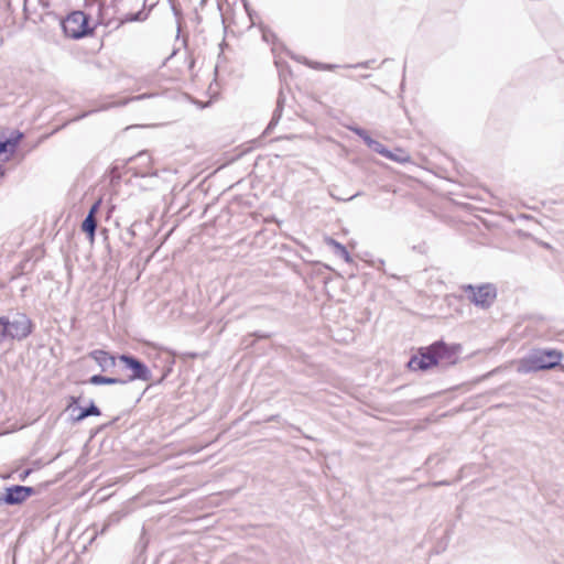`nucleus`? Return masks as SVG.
<instances>
[{"label": "nucleus", "mask_w": 564, "mask_h": 564, "mask_svg": "<svg viewBox=\"0 0 564 564\" xmlns=\"http://www.w3.org/2000/svg\"><path fill=\"white\" fill-rule=\"evenodd\" d=\"M3 327H4V319L2 316V317H0V341L6 339L4 329H2Z\"/></svg>", "instance_id": "obj_22"}, {"label": "nucleus", "mask_w": 564, "mask_h": 564, "mask_svg": "<svg viewBox=\"0 0 564 564\" xmlns=\"http://www.w3.org/2000/svg\"><path fill=\"white\" fill-rule=\"evenodd\" d=\"M128 172H131L132 176L147 177L156 176V171L152 166V158L148 151H140L137 155L131 156L128 161Z\"/></svg>", "instance_id": "obj_7"}, {"label": "nucleus", "mask_w": 564, "mask_h": 564, "mask_svg": "<svg viewBox=\"0 0 564 564\" xmlns=\"http://www.w3.org/2000/svg\"><path fill=\"white\" fill-rule=\"evenodd\" d=\"M318 65H319L318 68L321 70H333V69L339 67L338 65H335V64H318Z\"/></svg>", "instance_id": "obj_20"}, {"label": "nucleus", "mask_w": 564, "mask_h": 564, "mask_svg": "<svg viewBox=\"0 0 564 564\" xmlns=\"http://www.w3.org/2000/svg\"><path fill=\"white\" fill-rule=\"evenodd\" d=\"M258 338H269L270 335L269 334H259V333H256L254 334Z\"/></svg>", "instance_id": "obj_24"}, {"label": "nucleus", "mask_w": 564, "mask_h": 564, "mask_svg": "<svg viewBox=\"0 0 564 564\" xmlns=\"http://www.w3.org/2000/svg\"><path fill=\"white\" fill-rule=\"evenodd\" d=\"M172 9H173V11H174V14L177 17V15L180 14V12H178L177 8L173 4V6H172Z\"/></svg>", "instance_id": "obj_25"}, {"label": "nucleus", "mask_w": 564, "mask_h": 564, "mask_svg": "<svg viewBox=\"0 0 564 564\" xmlns=\"http://www.w3.org/2000/svg\"><path fill=\"white\" fill-rule=\"evenodd\" d=\"M357 195H358V194H355V195L350 196L349 198H347V200H351V199H354Z\"/></svg>", "instance_id": "obj_30"}, {"label": "nucleus", "mask_w": 564, "mask_h": 564, "mask_svg": "<svg viewBox=\"0 0 564 564\" xmlns=\"http://www.w3.org/2000/svg\"><path fill=\"white\" fill-rule=\"evenodd\" d=\"M4 174V170H3V166L0 165V176H2Z\"/></svg>", "instance_id": "obj_28"}, {"label": "nucleus", "mask_w": 564, "mask_h": 564, "mask_svg": "<svg viewBox=\"0 0 564 564\" xmlns=\"http://www.w3.org/2000/svg\"><path fill=\"white\" fill-rule=\"evenodd\" d=\"M113 177H119V175L117 174V167H113L112 171H111Z\"/></svg>", "instance_id": "obj_26"}, {"label": "nucleus", "mask_w": 564, "mask_h": 564, "mask_svg": "<svg viewBox=\"0 0 564 564\" xmlns=\"http://www.w3.org/2000/svg\"><path fill=\"white\" fill-rule=\"evenodd\" d=\"M99 205H100V200L96 202L95 204H93V206L90 207L88 214H91L93 217H96V214L99 209Z\"/></svg>", "instance_id": "obj_21"}, {"label": "nucleus", "mask_w": 564, "mask_h": 564, "mask_svg": "<svg viewBox=\"0 0 564 564\" xmlns=\"http://www.w3.org/2000/svg\"><path fill=\"white\" fill-rule=\"evenodd\" d=\"M462 290L467 294L470 303L482 310L492 306L497 299V288L492 283H482L479 285L466 284Z\"/></svg>", "instance_id": "obj_5"}, {"label": "nucleus", "mask_w": 564, "mask_h": 564, "mask_svg": "<svg viewBox=\"0 0 564 564\" xmlns=\"http://www.w3.org/2000/svg\"><path fill=\"white\" fill-rule=\"evenodd\" d=\"M23 138V133L15 131L10 138L0 135V155L6 153H14L20 140Z\"/></svg>", "instance_id": "obj_11"}, {"label": "nucleus", "mask_w": 564, "mask_h": 564, "mask_svg": "<svg viewBox=\"0 0 564 564\" xmlns=\"http://www.w3.org/2000/svg\"><path fill=\"white\" fill-rule=\"evenodd\" d=\"M370 77V74H365L361 76V78L366 79V78H369Z\"/></svg>", "instance_id": "obj_29"}, {"label": "nucleus", "mask_w": 564, "mask_h": 564, "mask_svg": "<svg viewBox=\"0 0 564 564\" xmlns=\"http://www.w3.org/2000/svg\"><path fill=\"white\" fill-rule=\"evenodd\" d=\"M459 350V345H447L443 340H437L427 347L419 348L406 366L412 371H426L435 366L446 367L457 361Z\"/></svg>", "instance_id": "obj_2"}, {"label": "nucleus", "mask_w": 564, "mask_h": 564, "mask_svg": "<svg viewBox=\"0 0 564 564\" xmlns=\"http://www.w3.org/2000/svg\"><path fill=\"white\" fill-rule=\"evenodd\" d=\"M283 109V100L281 98L278 99L276 108L273 111L272 118L265 129V133H269L280 121Z\"/></svg>", "instance_id": "obj_16"}, {"label": "nucleus", "mask_w": 564, "mask_h": 564, "mask_svg": "<svg viewBox=\"0 0 564 564\" xmlns=\"http://www.w3.org/2000/svg\"><path fill=\"white\" fill-rule=\"evenodd\" d=\"M318 64H319V63H314V64H310V66H311V67H313V68H315V69H319V68H318V66H319Z\"/></svg>", "instance_id": "obj_27"}, {"label": "nucleus", "mask_w": 564, "mask_h": 564, "mask_svg": "<svg viewBox=\"0 0 564 564\" xmlns=\"http://www.w3.org/2000/svg\"><path fill=\"white\" fill-rule=\"evenodd\" d=\"M88 358L93 359L100 367L101 371L118 373V356L116 357L102 349H96L88 354Z\"/></svg>", "instance_id": "obj_8"}, {"label": "nucleus", "mask_w": 564, "mask_h": 564, "mask_svg": "<svg viewBox=\"0 0 564 564\" xmlns=\"http://www.w3.org/2000/svg\"><path fill=\"white\" fill-rule=\"evenodd\" d=\"M89 17L83 11H74L62 21L64 34L70 39H82L93 32L88 24Z\"/></svg>", "instance_id": "obj_6"}, {"label": "nucleus", "mask_w": 564, "mask_h": 564, "mask_svg": "<svg viewBox=\"0 0 564 564\" xmlns=\"http://www.w3.org/2000/svg\"><path fill=\"white\" fill-rule=\"evenodd\" d=\"M173 360L171 356L164 354V365L159 368L156 364L153 367L147 366L143 361L132 355L118 356V375L117 379H121L118 384H124L131 381H142L147 383V388L159 386L163 379L172 370Z\"/></svg>", "instance_id": "obj_1"}, {"label": "nucleus", "mask_w": 564, "mask_h": 564, "mask_svg": "<svg viewBox=\"0 0 564 564\" xmlns=\"http://www.w3.org/2000/svg\"><path fill=\"white\" fill-rule=\"evenodd\" d=\"M384 158L398 163L411 162V155L405 150L400 148H397L393 151L388 149V153L384 155Z\"/></svg>", "instance_id": "obj_12"}, {"label": "nucleus", "mask_w": 564, "mask_h": 564, "mask_svg": "<svg viewBox=\"0 0 564 564\" xmlns=\"http://www.w3.org/2000/svg\"><path fill=\"white\" fill-rule=\"evenodd\" d=\"M145 19H147V14L141 10L137 13L127 14L123 19V22L144 21Z\"/></svg>", "instance_id": "obj_18"}, {"label": "nucleus", "mask_w": 564, "mask_h": 564, "mask_svg": "<svg viewBox=\"0 0 564 564\" xmlns=\"http://www.w3.org/2000/svg\"><path fill=\"white\" fill-rule=\"evenodd\" d=\"M563 354L557 349H534L517 364L519 373H531L553 369L561 364Z\"/></svg>", "instance_id": "obj_3"}, {"label": "nucleus", "mask_w": 564, "mask_h": 564, "mask_svg": "<svg viewBox=\"0 0 564 564\" xmlns=\"http://www.w3.org/2000/svg\"><path fill=\"white\" fill-rule=\"evenodd\" d=\"M348 129L357 134L360 139H362L367 147L370 148L373 152L382 156L387 155L388 149L381 142L372 139L367 130L357 126L348 127Z\"/></svg>", "instance_id": "obj_9"}, {"label": "nucleus", "mask_w": 564, "mask_h": 564, "mask_svg": "<svg viewBox=\"0 0 564 564\" xmlns=\"http://www.w3.org/2000/svg\"><path fill=\"white\" fill-rule=\"evenodd\" d=\"M3 319L4 327L2 329H4L6 339L11 338L22 340L33 330V323L24 313L14 312L3 316Z\"/></svg>", "instance_id": "obj_4"}, {"label": "nucleus", "mask_w": 564, "mask_h": 564, "mask_svg": "<svg viewBox=\"0 0 564 564\" xmlns=\"http://www.w3.org/2000/svg\"><path fill=\"white\" fill-rule=\"evenodd\" d=\"M327 243H328V246L334 248L335 254L343 258L347 263H350L352 261L348 250L346 249V247L344 245H341L340 242L336 241L333 238H329L327 240Z\"/></svg>", "instance_id": "obj_14"}, {"label": "nucleus", "mask_w": 564, "mask_h": 564, "mask_svg": "<svg viewBox=\"0 0 564 564\" xmlns=\"http://www.w3.org/2000/svg\"><path fill=\"white\" fill-rule=\"evenodd\" d=\"M108 108H109V106H102V107H100V108H98V109L91 110V112H95V111H98V110H105V109H108ZM89 113H90V111H89ZM87 115H88V112L84 113V115H83V116H80L79 118H84V117H86Z\"/></svg>", "instance_id": "obj_23"}, {"label": "nucleus", "mask_w": 564, "mask_h": 564, "mask_svg": "<svg viewBox=\"0 0 564 564\" xmlns=\"http://www.w3.org/2000/svg\"><path fill=\"white\" fill-rule=\"evenodd\" d=\"M120 381L121 379H117V377L94 375L86 382L90 384H118Z\"/></svg>", "instance_id": "obj_15"}, {"label": "nucleus", "mask_w": 564, "mask_h": 564, "mask_svg": "<svg viewBox=\"0 0 564 564\" xmlns=\"http://www.w3.org/2000/svg\"><path fill=\"white\" fill-rule=\"evenodd\" d=\"M373 63H375V59H368V61L359 62L356 64H347V65H344L343 67H345V68H370Z\"/></svg>", "instance_id": "obj_19"}, {"label": "nucleus", "mask_w": 564, "mask_h": 564, "mask_svg": "<svg viewBox=\"0 0 564 564\" xmlns=\"http://www.w3.org/2000/svg\"><path fill=\"white\" fill-rule=\"evenodd\" d=\"M33 492L31 487L14 486L8 488L3 501L8 505H15L23 502Z\"/></svg>", "instance_id": "obj_10"}, {"label": "nucleus", "mask_w": 564, "mask_h": 564, "mask_svg": "<svg viewBox=\"0 0 564 564\" xmlns=\"http://www.w3.org/2000/svg\"><path fill=\"white\" fill-rule=\"evenodd\" d=\"M96 228H97L96 217H93L91 214H87V216L85 217V219L82 223V230L88 235V237L91 241L95 238Z\"/></svg>", "instance_id": "obj_13"}, {"label": "nucleus", "mask_w": 564, "mask_h": 564, "mask_svg": "<svg viewBox=\"0 0 564 564\" xmlns=\"http://www.w3.org/2000/svg\"><path fill=\"white\" fill-rule=\"evenodd\" d=\"M73 410H76V408H73ZM77 410L79 411V413L75 417L76 421H82L85 417L90 416V415H95V416L100 415L99 409L96 405H94L93 403L88 408L78 406Z\"/></svg>", "instance_id": "obj_17"}]
</instances>
